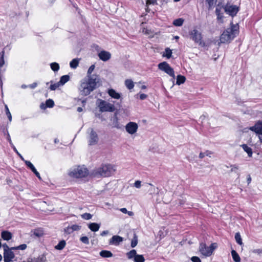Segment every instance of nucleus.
I'll return each instance as SVG.
<instances>
[{
  "instance_id": "f257e3e1",
  "label": "nucleus",
  "mask_w": 262,
  "mask_h": 262,
  "mask_svg": "<svg viewBox=\"0 0 262 262\" xmlns=\"http://www.w3.org/2000/svg\"><path fill=\"white\" fill-rule=\"evenodd\" d=\"M100 81L96 79L94 76L90 78L84 79L81 82L79 90L82 95L86 96L98 87V84Z\"/></svg>"
},
{
  "instance_id": "f03ea898",
  "label": "nucleus",
  "mask_w": 262,
  "mask_h": 262,
  "mask_svg": "<svg viewBox=\"0 0 262 262\" xmlns=\"http://www.w3.org/2000/svg\"><path fill=\"white\" fill-rule=\"evenodd\" d=\"M239 33V26L238 24H233L230 23V27L225 30L220 36L221 43H227L233 40Z\"/></svg>"
},
{
  "instance_id": "7ed1b4c3",
  "label": "nucleus",
  "mask_w": 262,
  "mask_h": 262,
  "mask_svg": "<svg viewBox=\"0 0 262 262\" xmlns=\"http://www.w3.org/2000/svg\"><path fill=\"white\" fill-rule=\"evenodd\" d=\"M116 169L110 164H102L101 166L93 170L92 174L95 177H107L114 174Z\"/></svg>"
},
{
  "instance_id": "20e7f679",
  "label": "nucleus",
  "mask_w": 262,
  "mask_h": 262,
  "mask_svg": "<svg viewBox=\"0 0 262 262\" xmlns=\"http://www.w3.org/2000/svg\"><path fill=\"white\" fill-rule=\"evenodd\" d=\"M89 170L87 168L81 166H78L69 173V175L75 178H82L88 176Z\"/></svg>"
},
{
  "instance_id": "39448f33",
  "label": "nucleus",
  "mask_w": 262,
  "mask_h": 262,
  "mask_svg": "<svg viewBox=\"0 0 262 262\" xmlns=\"http://www.w3.org/2000/svg\"><path fill=\"white\" fill-rule=\"evenodd\" d=\"M190 38L195 43L199 44L201 47H205V43L203 40L202 33L198 30L194 29L189 32Z\"/></svg>"
},
{
  "instance_id": "423d86ee",
  "label": "nucleus",
  "mask_w": 262,
  "mask_h": 262,
  "mask_svg": "<svg viewBox=\"0 0 262 262\" xmlns=\"http://www.w3.org/2000/svg\"><path fill=\"white\" fill-rule=\"evenodd\" d=\"M225 13L228 14L232 17L236 16L237 14L240 10V7L237 5L227 3L226 5L223 6Z\"/></svg>"
},
{
  "instance_id": "0eeeda50",
  "label": "nucleus",
  "mask_w": 262,
  "mask_h": 262,
  "mask_svg": "<svg viewBox=\"0 0 262 262\" xmlns=\"http://www.w3.org/2000/svg\"><path fill=\"white\" fill-rule=\"evenodd\" d=\"M88 134V144L89 145H96L99 140V138L98 134L93 128H89L87 130Z\"/></svg>"
},
{
  "instance_id": "6e6552de",
  "label": "nucleus",
  "mask_w": 262,
  "mask_h": 262,
  "mask_svg": "<svg viewBox=\"0 0 262 262\" xmlns=\"http://www.w3.org/2000/svg\"><path fill=\"white\" fill-rule=\"evenodd\" d=\"M99 103L98 106L101 112H113L115 110V107L114 104L107 102L106 101L99 99Z\"/></svg>"
},
{
  "instance_id": "1a4fd4ad",
  "label": "nucleus",
  "mask_w": 262,
  "mask_h": 262,
  "mask_svg": "<svg viewBox=\"0 0 262 262\" xmlns=\"http://www.w3.org/2000/svg\"><path fill=\"white\" fill-rule=\"evenodd\" d=\"M158 69L168 74L173 79H175L174 71L170 65L166 61L160 62L158 65Z\"/></svg>"
},
{
  "instance_id": "9d476101",
  "label": "nucleus",
  "mask_w": 262,
  "mask_h": 262,
  "mask_svg": "<svg viewBox=\"0 0 262 262\" xmlns=\"http://www.w3.org/2000/svg\"><path fill=\"white\" fill-rule=\"evenodd\" d=\"M214 244H211L210 247H207L206 244L204 243H201L199 246V251L200 253L205 256H210L215 249L214 246Z\"/></svg>"
},
{
  "instance_id": "9b49d317",
  "label": "nucleus",
  "mask_w": 262,
  "mask_h": 262,
  "mask_svg": "<svg viewBox=\"0 0 262 262\" xmlns=\"http://www.w3.org/2000/svg\"><path fill=\"white\" fill-rule=\"evenodd\" d=\"M125 128L127 133L133 135L137 132L138 125L136 122H129L126 124Z\"/></svg>"
},
{
  "instance_id": "f8f14e48",
  "label": "nucleus",
  "mask_w": 262,
  "mask_h": 262,
  "mask_svg": "<svg viewBox=\"0 0 262 262\" xmlns=\"http://www.w3.org/2000/svg\"><path fill=\"white\" fill-rule=\"evenodd\" d=\"M15 255L11 249L9 250H5L4 251V262H10L14 258Z\"/></svg>"
},
{
  "instance_id": "ddd939ff",
  "label": "nucleus",
  "mask_w": 262,
  "mask_h": 262,
  "mask_svg": "<svg viewBox=\"0 0 262 262\" xmlns=\"http://www.w3.org/2000/svg\"><path fill=\"white\" fill-rule=\"evenodd\" d=\"M250 129L258 134L259 136L262 135V122L256 123L254 126L250 127Z\"/></svg>"
},
{
  "instance_id": "4468645a",
  "label": "nucleus",
  "mask_w": 262,
  "mask_h": 262,
  "mask_svg": "<svg viewBox=\"0 0 262 262\" xmlns=\"http://www.w3.org/2000/svg\"><path fill=\"white\" fill-rule=\"evenodd\" d=\"M123 241V238L119 235H113L110 239L109 244L118 246Z\"/></svg>"
},
{
  "instance_id": "2eb2a0df",
  "label": "nucleus",
  "mask_w": 262,
  "mask_h": 262,
  "mask_svg": "<svg viewBox=\"0 0 262 262\" xmlns=\"http://www.w3.org/2000/svg\"><path fill=\"white\" fill-rule=\"evenodd\" d=\"M98 57L101 60L106 61L111 58V54L107 51H101L99 53Z\"/></svg>"
},
{
  "instance_id": "dca6fc26",
  "label": "nucleus",
  "mask_w": 262,
  "mask_h": 262,
  "mask_svg": "<svg viewBox=\"0 0 262 262\" xmlns=\"http://www.w3.org/2000/svg\"><path fill=\"white\" fill-rule=\"evenodd\" d=\"M108 95L112 98L119 99L121 98V94L117 92L113 89H110L107 91Z\"/></svg>"
},
{
  "instance_id": "f3484780",
  "label": "nucleus",
  "mask_w": 262,
  "mask_h": 262,
  "mask_svg": "<svg viewBox=\"0 0 262 262\" xmlns=\"http://www.w3.org/2000/svg\"><path fill=\"white\" fill-rule=\"evenodd\" d=\"M54 105L55 104L54 101L51 99H49L46 100L45 104L42 103L40 104V107L41 109H45L47 107L52 108L54 106Z\"/></svg>"
},
{
  "instance_id": "a211bd4d",
  "label": "nucleus",
  "mask_w": 262,
  "mask_h": 262,
  "mask_svg": "<svg viewBox=\"0 0 262 262\" xmlns=\"http://www.w3.org/2000/svg\"><path fill=\"white\" fill-rule=\"evenodd\" d=\"M1 237L4 241H8L12 238V234L9 231L3 230L1 232Z\"/></svg>"
},
{
  "instance_id": "6ab92c4d",
  "label": "nucleus",
  "mask_w": 262,
  "mask_h": 262,
  "mask_svg": "<svg viewBox=\"0 0 262 262\" xmlns=\"http://www.w3.org/2000/svg\"><path fill=\"white\" fill-rule=\"evenodd\" d=\"M95 68V66L94 64H92L89 67V68L88 70L87 77L88 78H90L92 76H94L96 79H98V81H100V78L98 75H95V74H93V75L92 74V73L94 71Z\"/></svg>"
},
{
  "instance_id": "aec40b11",
  "label": "nucleus",
  "mask_w": 262,
  "mask_h": 262,
  "mask_svg": "<svg viewBox=\"0 0 262 262\" xmlns=\"http://www.w3.org/2000/svg\"><path fill=\"white\" fill-rule=\"evenodd\" d=\"M100 224L96 223H91L88 224V228L93 232L98 231L100 228Z\"/></svg>"
},
{
  "instance_id": "412c9836",
  "label": "nucleus",
  "mask_w": 262,
  "mask_h": 262,
  "mask_svg": "<svg viewBox=\"0 0 262 262\" xmlns=\"http://www.w3.org/2000/svg\"><path fill=\"white\" fill-rule=\"evenodd\" d=\"M241 147L243 148L244 150L247 153L249 157H252V154H253V151H252V149L251 147L248 146L246 144H242L241 145Z\"/></svg>"
},
{
  "instance_id": "4be33fe9",
  "label": "nucleus",
  "mask_w": 262,
  "mask_h": 262,
  "mask_svg": "<svg viewBox=\"0 0 262 262\" xmlns=\"http://www.w3.org/2000/svg\"><path fill=\"white\" fill-rule=\"evenodd\" d=\"M100 256L104 258H108L113 256V253L108 250H102L99 253Z\"/></svg>"
},
{
  "instance_id": "5701e85b",
  "label": "nucleus",
  "mask_w": 262,
  "mask_h": 262,
  "mask_svg": "<svg viewBox=\"0 0 262 262\" xmlns=\"http://www.w3.org/2000/svg\"><path fill=\"white\" fill-rule=\"evenodd\" d=\"M148 185L150 186L151 187L149 189V194L151 195H153L154 194H158L159 193V188L158 187H155L152 184L148 183Z\"/></svg>"
},
{
  "instance_id": "b1692460",
  "label": "nucleus",
  "mask_w": 262,
  "mask_h": 262,
  "mask_svg": "<svg viewBox=\"0 0 262 262\" xmlns=\"http://www.w3.org/2000/svg\"><path fill=\"white\" fill-rule=\"evenodd\" d=\"M186 80V78L184 76L181 75H178L176 79V83L177 85H180L181 84H183L185 82Z\"/></svg>"
},
{
  "instance_id": "393cba45",
  "label": "nucleus",
  "mask_w": 262,
  "mask_h": 262,
  "mask_svg": "<svg viewBox=\"0 0 262 262\" xmlns=\"http://www.w3.org/2000/svg\"><path fill=\"white\" fill-rule=\"evenodd\" d=\"M70 80V76L68 75H65L62 76L59 81H58L60 83V85H64L66 82H67Z\"/></svg>"
},
{
  "instance_id": "a878e982",
  "label": "nucleus",
  "mask_w": 262,
  "mask_h": 262,
  "mask_svg": "<svg viewBox=\"0 0 262 262\" xmlns=\"http://www.w3.org/2000/svg\"><path fill=\"white\" fill-rule=\"evenodd\" d=\"M231 255H232L233 260L235 262H240L241 261V258H240L238 254L234 250H232Z\"/></svg>"
},
{
  "instance_id": "bb28decb",
  "label": "nucleus",
  "mask_w": 262,
  "mask_h": 262,
  "mask_svg": "<svg viewBox=\"0 0 262 262\" xmlns=\"http://www.w3.org/2000/svg\"><path fill=\"white\" fill-rule=\"evenodd\" d=\"M79 59L78 58H74L70 62V66L72 69H76L79 64Z\"/></svg>"
},
{
  "instance_id": "cd10ccee",
  "label": "nucleus",
  "mask_w": 262,
  "mask_h": 262,
  "mask_svg": "<svg viewBox=\"0 0 262 262\" xmlns=\"http://www.w3.org/2000/svg\"><path fill=\"white\" fill-rule=\"evenodd\" d=\"M125 85L128 90H132L134 87V83L131 79H126L125 80Z\"/></svg>"
},
{
  "instance_id": "c85d7f7f",
  "label": "nucleus",
  "mask_w": 262,
  "mask_h": 262,
  "mask_svg": "<svg viewBox=\"0 0 262 262\" xmlns=\"http://www.w3.org/2000/svg\"><path fill=\"white\" fill-rule=\"evenodd\" d=\"M8 140H9V142L11 146L13 148V150L17 154V155L19 157V158L21 159V160H24V158H23V157L21 155V154H20L18 152V151L17 150V148H16L15 146L12 143L9 135H8Z\"/></svg>"
},
{
  "instance_id": "c756f323",
  "label": "nucleus",
  "mask_w": 262,
  "mask_h": 262,
  "mask_svg": "<svg viewBox=\"0 0 262 262\" xmlns=\"http://www.w3.org/2000/svg\"><path fill=\"white\" fill-rule=\"evenodd\" d=\"M66 245V241L64 240H61L58 243L56 246H55V248L56 250H61L64 248Z\"/></svg>"
},
{
  "instance_id": "7c9ffc66",
  "label": "nucleus",
  "mask_w": 262,
  "mask_h": 262,
  "mask_svg": "<svg viewBox=\"0 0 262 262\" xmlns=\"http://www.w3.org/2000/svg\"><path fill=\"white\" fill-rule=\"evenodd\" d=\"M137 255L136 250L133 249L126 253V256L128 259L134 258Z\"/></svg>"
},
{
  "instance_id": "2f4dec72",
  "label": "nucleus",
  "mask_w": 262,
  "mask_h": 262,
  "mask_svg": "<svg viewBox=\"0 0 262 262\" xmlns=\"http://www.w3.org/2000/svg\"><path fill=\"white\" fill-rule=\"evenodd\" d=\"M172 50L169 48H166L165 49V53L163 54V56L166 57L167 58L169 59L172 56Z\"/></svg>"
},
{
  "instance_id": "473e14b6",
  "label": "nucleus",
  "mask_w": 262,
  "mask_h": 262,
  "mask_svg": "<svg viewBox=\"0 0 262 262\" xmlns=\"http://www.w3.org/2000/svg\"><path fill=\"white\" fill-rule=\"evenodd\" d=\"M25 164L26 165V166L31 170V171L33 172L36 169L35 168V167L34 166V165H33V164L29 161H27V160H26L24 159V160H23Z\"/></svg>"
},
{
  "instance_id": "72a5a7b5",
  "label": "nucleus",
  "mask_w": 262,
  "mask_h": 262,
  "mask_svg": "<svg viewBox=\"0 0 262 262\" xmlns=\"http://www.w3.org/2000/svg\"><path fill=\"white\" fill-rule=\"evenodd\" d=\"M50 67H51V69L54 72L58 71V70H59V68H60L59 64L56 62H52L50 64Z\"/></svg>"
},
{
  "instance_id": "f704fd0d",
  "label": "nucleus",
  "mask_w": 262,
  "mask_h": 262,
  "mask_svg": "<svg viewBox=\"0 0 262 262\" xmlns=\"http://www.w3.org/2000/svg\"><path fill=\"white\" fill-rule=\"evenodd\" d=\"M183 23L184 19L183 18H179L173 20V25L177 27H180L182 26Z\"/></svg>"
},
{
  "instance_id": "c9c22d12",
  "label": "nucleus",
  "mask_w": 262,
  "mask_h": 262,
  "mask_svg": "<svg viewBox=\"0 0 262 262\" xmlns=\"http://www.w3.org/2000/svg\"><path fill=\"white\" fill-rule=\"evenodd\" d=\"M138 244V236L136 233L134 234V237L131 241L130 246L132 248L135 247Z\"/></svg>"
},
{
  "instance_id": "e433bc0d",
  "label": "nucleus",
  "mask_w": 262,
  "mask_h": 262,
  "mask_svg": "<svg viewBox=\"0 0 262 262\" xmlns=\"http://www.w3.org/2000/svg\"><path fill=\"white\" fill-rule=\"evenodd\" d=\"M235 239L236 243L239 245L242 246L243 243L242 242V239L241 236L239 232H237L235 234Z\"/></svg>"
},
{
  "instance_id": "4c0bfd02",
  "label": "nucleus",
  "mask_w": 262,
  "mask_h": 262,
  "mask_svg": "<svg viewBox=\"0 0 262 262\" xmlns=\"http://www.w3.org/2000/svg\"><path fill=\"white\" fill-rule=\"evenodd\" d=\"M135 262H144L145 258L143 255L137 254L134 259Z\"/></svg>"
},
{
  "instance_id": "58836bf2",
  "label": "nucleus",
  "mask_w": 262,
  "mask_h": 262,
  "mask_svg": "<svg viewBox=\"0 0 262 262\" xmlns=\"http://www.w3.org/2000/svg\"><path fill=\"white\" fill-rule=\"evenodd\" d=\"M4 55L5 51L4 50L0 52V69H1L5 64Z\"/></svg>"
},
{
  "instance_id": "ea45409f",
  "label": "nucleus",
  "mask_w": 262,
  "mask_h": 262,
  "mask_svg": "<svg viewBox=\"0 0 262 262\" xmlns=\"http://www.w3.org/2000/svg\"><path fill=\"white\" fill-rule=\"evenodd\" d=\"M31 259L32 262H43L45 260V257L41 255L37 258H31Z\"/></svg>"
},
{
  "instance_id": "a19ab883",
  "label": "nucleus",
  "mask_w": 262,
  "mask_h": 262,
  "mask_svg": "<svg viewBox=\"0 0 262 262\" xmlns=\"http://www.w3.org/2000/svg\"><path fill=\"white\" fill-rule=\"evenodd\" d=\"M5 110L6 114L8 117L9 121L11 122L12 121V116L7 104L5 105Z\"/></svg>"
},
{
  "instance_id": "79ce46f5",
  "label": "nucleus",
  "mask_w": 262,
  "mask_h": 262,
  "mask_svg": "<svg viewBox=\"0 0 262 262\" xmlns=\"http://www.w3.org/2000/svg\"><path fill=\"white\" fill-rule=\"evenodd\" d=\"M60 86H61V85H60V83H59V82H58L57 83H53L51 84V85L49 87V89L51 91H55Z\"/></svg>"
},
{
  "instance_id": "37998d69",
  "label": "nucleus",
  "mask_w": 262,
  "mask_h": 262,
  "mask_svg": "<svg viewBox=\"0 0 262 262\" xmlns=\"http://www.w3.org/2000/svg\"><path fill=\"white\" fill-rule=\"evenodd\" d=\"M81 216L83 219L86 220H90L92 217V215L89 213H84L82 214Z\"/></svg>"
},
{
  "instance_id": "c03bdc74",
  "label": "nucleus",
  "mask_w": 262,
  "mask_h": 262,
  "mask_svg": "<svg viewBox=\"0 0 262 262\" xmlns=\"http://www.w3.org/2000/svg\"><path fill=\"white\" fill-rule=\"evenodd\" d=\"M217 20L219 21L220 23L223 24L224 23V14L223 13H220L219 14L216 15Z\"/></svg>"
},
{
  "instance_id": "a18cd8bd",
  "label": "nucleus",
  "mask_w": 262,
  "mask_h": 262,
  "mask_svg": "<svg viewBox=\"0 0 262 262\" xmlns=\"http://www.w3.org/2000/svg\"><path fill=\"white\" fill-rule=\"evenodd\" d=\"M80 241L83 244H89V239L87 236H82L80 238Z\"/></svg>"
},
{
  "instance_id": "49530a36",
  "label": "nucleus",
  "mask_w": 262,
  "mask_h": 262,
  "mask_svg": "<svg viewBox=\"0 0 262 262\" xmlns=\"http://www.w3.org/2000/svg\"><path fill=\"white\" fill-rule=\"evenodd\" d=\"M217 0H206V3L208 4L209 8H211L214 5Z\"/></svg>"
},
{
  "instance_id": "de8ad7c7",
  "label": "nucleus",
  "mask_w": 262,
  "mask_h": 262,
  "mask_svg": "<svg viewBox=\"0 0 262 262\" xmlns=\"http://www.w3.org/2000/svg\"><path fill=\"white\" fill-rule=\"evenodd\" d=\"M71 227V229H72L73 231H78L81 229V226H79L78 225H73L72 226H70Z\"/></svg>"
},
{
  "instance_id": "09e8293b",
  "label": "nucleus",
  "mask_w": 262,
  "mask_h": 262,
  "mask_svg": "<svg viewBox=\"0 0 262 262\" xmlns=\"http://www.w3.org/2000/svg\"><path fill=\"white\" fill-rule=\"evenodd\" d=\"M64 232L66 234H70L72 233H73V231L72 229H71V226H69L68 227H67V228H66L64 229Z\"/></svg>"
},
{
  "instance_id": "8fccbe9b",
  "label": "nucleus",
  "mask_w": 262,
  "mask_h": 262,
  "mask_svg": "<svg viewBox=\"0 0 262 262\" xmlns=\"http://www.w3.org/2000/svg\"><path fill=\"white\" fill-rule=\"evenodd\" d=\"M27 246L25 244H21V245H20L17 246L18 250H25L27 248Z\"/></svg>"
},
{
  "instance_id": "3c124183",
  "label": "nucleus",
  "mask_w": 262,
  "mask_h": 262,
  "mask_svg": "<svg viewBox=\"0 0 262 262\" xmlns=\"http://www.w3.org/2000/svg\"><path fill=\"white\" fill-rule=\"evenodd\" d=\"M191 260L192 262H201V259L198 256H192Z\"/></svg>"
},
{
  "instance_id": "603ef678",
  "label": "nucleus",
  "mask_w": 262,
  "mask_h": 262,
  "mask_svg": "<svg viewBox=\"0 0 262 262\" xmlns=\"http://www.w3.org/2000/svg\"><path fill=\"white\" fill-rule=\"evenodd\" d=\"M141 182L139 180L136 181L134 184V186L137 188H139L141 187Z\"/></svg>"
},
{
  "instance_id": "864d4df0",
  "label": "nucleus",
  "mask_w": 262,
  "mask_h": 262,
  "mask_svg": "<svg viewBox=\"0 0 262 262\" xmlns=\"http://www.w3.org/2000/svg\"><path fill=\"white\" fill-rule=\"evenodd\" d=\"M230 167H231V172H236V170L238 169V166L236 165H231Z\"/></svg>"
},
{
  "instance_id": "5fc2aeb1",
  "label": "nucleus",
  "mask_w": 262,
  "mask_h": 262,
  "mask_svg": "<svg viewBox=\"0 0 262 262\" xmlns=\"http://www.w3.org/2000/svg\"><path fill=\"white\" fill-rule=\"evenodd\" d=\"M157 0H147L146 4L147 5H155L157 4Z\"/></svg>"
},
{
  "instance_id": "6e6d98bb",
  "label": "nucleus",
  "mask_w": 262,
  "mask_h": 262,
  "mask_svg": "<svg viewBox=\"0 0 262 262\" xmlns=\"http://www.w3.org/2000/svg\"><path fill=\"white\" fill-rule=\"evenodd\" d=\"M37 85V82H33V83L28 85V88H30L31 89H35Z\"/></svg>"
},
{
  "instance_id": "4d7b16f0",
  "label": "nucleus",
  "mask_w": 262,
  "mask_h": 262,
  "mask_svg": "<svg viewBox=\"0 0 262 262\" xmlns=\"http://www.w3.org/2000/svg\"><path fill=\"white\" fill-rule=\"evenodd\" d=\"M147 97V95L146 94H141L140 95V99L141 100H144Z\"/></svg>"
},
{
  "instance_id": "13d9d810",
  "label": "nucleus",
  "mask_w": 262,
  "mask_h": 262,
  "mask_svg": "<svg viewBox=\"0 0 262 262\" xmlns=\"http://www.w3.org/2000/svg\"><path fill=\"white\" fill-rule=\"evenodd\" d=\"M33 173L35 174V175L38 178L39 180H41V177L40 176V174L37 171V170L36 169L34 172Z\"/></svg>"
},
{
  "instance_id": "bf43d9fd",
  "label": "nucleus",
  "mask_w": 262,
  "mask_h": 262,
  "mask_svg": "<svg viewBox=\"0 0 262 262\" xmlns=\"http://www.w3.org/2000/svg\"><path fill=\"white\" fill-rule=\"evenodd\" d=\"M2 246H3V247L4 248V251H5V250H10V248L7 245V244L6 243L4 244L3 245H2Z\"/></svg>"
},
{
  "instance_id": "052dcab7",
  "label": "nucleus",
  "mask_w": 262,
  "mask_h": 262,
  "mask_svg": "<svg viewBox=\"0 0 262 262\" xmlns=\"http://www.w3.org/2000/svg\"><path fill=\"white\" fill-rule=\"evenodd\" d=\"M34 234L38 237L41 236V233H39L38 231L37 230L34 231Z\"/></svg>"
},
{
  "instance_id": "680f3d73",
  "label": "nucleus",
  "mask_w": 262,
  "mask_h": 262,
  "mask_svg": "<svg viewBox=\"0 0 262 262\" xmlns=\"http://www.w3.org/2000/svg\"><path fill=\"white\" fill-rule=\"evenodd\" d=\"M215 12V14L216 15H217V14H219L222 13V12H221V8H219L218 7L216 8Z\"/></svg>"
},
{
  "instance_id": "e2e57ef3",
  "label": "nucleus",
  "mask_w": 262,
  "mask_h": 262,
  "mask_svg": "<svg viewBox=\"0 0 262 262\" xmlns=\"http://www.w3.org/2000/svg\"><path fill=\"white\" fill-rule=\"evenodd\" d=\"M205 156H209L210 157V155L212 154V151L209 150H206L205 152Z\"/></svg>"
},
{
  "instance_id": "0e129e2a",
  "label": "nucleus",
  "mask_w": 262,
  "mask_h": 262,
  "mask_svg": "<svg viewBox=\"0 0 262 262\" xmlns=\"http://www.w3.org/2000/svg\"><path fill=\"white\" fill-rule=\"evenodd\" d=\"M108 233V231L107 230H105V231H102L101 233H100V235L102 236H104L105 235H106V234H107Z\"/></svg>"
},
{
  "instance_id": "69168bd1",
  "label": "nucleus",
  "mask_w": 262,
  "mask_h": 262,
  "mask_svg": "<svg viewBox=\"0 0 262 262\" xmlns=\"http://www.w3.org/2000/svg\"><path fill=\"white\" fill-rule=\"evenodd\" d=\"M120 210L123 213L126 214L127 212V210L125 208H122L120 209Z\"/></svg>"
},
{
  "instance_id": "338daca9",
  "label": "nucleus",
  "mask_w": 262,
  "mask_h": 262,
  "mask_svg": "<svg viewBox=\"0 0 262 262\" xmlns=\"http://www.w3.org/2000/svg\"><path fill=\"white\" fill-rule=\"evenodd\" d=\"M205 156V153L201 152L199 154V158L200 159H203Z\"/></svg>"
},
{
  "instance_id": "774afa93",
  "label": "nucleus",
  "mask_w": 262,
  "mask_h": 262,
  "mask_svg": "<svg viewBox=\"0 0 262 262\" xmlns=\"http://www.w3.org/2000/svg\"><path fill=\"white\" fill-rule=\"evenodd\" d=\"M255 252L257 254H262V249H258L255 250Z\"/></svg>"
}]
</instances>
